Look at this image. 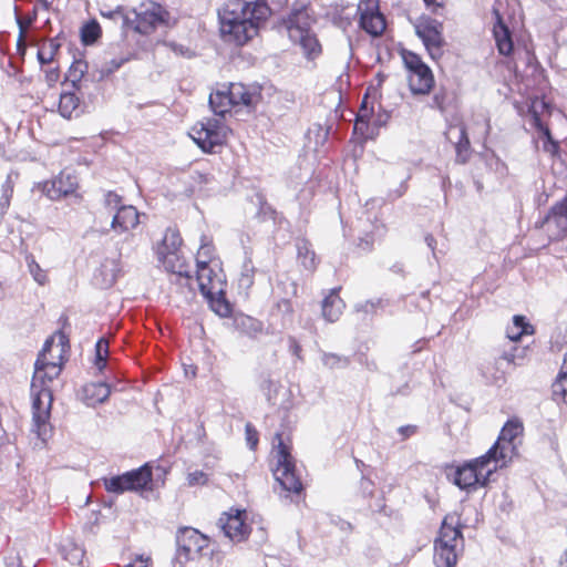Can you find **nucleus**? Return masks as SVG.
Here are the masks:
<instances>
[{
    "label": "nucleus",
    "instance_id": "f257e3e1",
    "mask_svg": "<svg viewBox=\"0 0 567 567\" xmlns=\"http://www.w3.org/2000/svg\"><path fill=\"white\" fill-rule=\"evenodd\" d=\"M270 14L268 6L255 0H229L219 10L220 31L226 41L244 45Z\"/></svg>",
    "mask_w": 567,
    "mask_h": 567
},
{
    "label": "nucleus",
    "instance_id": "f03ea898",
    "mask_svg": "<svg viewBox=\"0 0 567 567\" xmlns=\"http://www.w3.org/2000/svg\"><path fill=\"white\" fill-rule=\"evenodd\" d=\"M463 545L464 538L460 517L455 514L446 515L434 542V564L436 567H455Z\"/></svg>",
    "mask_w": 567,
    "mask_h": 567
},
{
    "label": "nucleus",
    "instance_id": "7ed1b4c3",
    "mask_svg": "<svg viewBox=\"0 0 567 567\" xmlns=\"http://www.w3.org/2000/svg\"><path fill=\"white\" fill-rule=\"evenodd\" d=\"M315 23L312 11L307 7L293 9L285 19V25L290 40L298 43L308 60H315L321 54V44L311 27Z\"/></svg>",
    "mask_w": 567,
    "mask_h": 567
},
{
    "label": "nucleus",
    "instance_id": "20e7f679",
    "mask_svg": "<svg viewBox=\"0 0 567 567\" xmlns=\"http://www.w3.org/2000/svg\"><path fill=\"white\" fill-rule=\"evenodd\" d=\"M275 441L277 444L272 452L276 458L274 476L285 492L298 495L302 491V483L296 471L290 441L288 437L285 440L282 433H276Z\"/></svg>",
    "mask_w": 567,
    "mask_h": 567
},
{
    "label": "nucleus",
    "instance_id": "39448f33",
    "mask_svg": "<svg viewBox=\"0 0 567 567\" xmlns=\"http://www.w3.org/2000/svg\"><path fill=\"white\" fill-rule=\"evenodd\" d=\"M259 100V94L241 83H230L228 86L212 92L209 105L216 115L224 116L231 107L245 105L254 106Z\"/></svg>",
    "mask_w": 567,
    "mask_h": 567
},
{
    "label": "nucleus",
    "instance_id": "423d86ee",
    "mask_svg": "<svg viewBox=\"0 0 567 567\" xmlns=\"http://www.w3.org/2000/svg\"><path fill=\"white\" fill-rule=\"evenodd\" d=\"M499 468H502L501 465L492 458V454L485 453L458 467L454 475V483L462 489L476 485L485 486L489 476Z\"/></svg>",
    "mask_w": 567,
    "mask_h": 567
},
{
    "label": "nucleus",
    "instance_id": "0eeeda50",
    "mask_svg": "<svg viewBox=\"0 0 567 567\" xmlns=\"http://www.w3.org/2000/svg\"><path fill=\"white\" fill-rule=\"evenodd\" d=\"M230 133V130L220 120L207 118L195 124L189 136L205 153H214L216 147L223 146Z\"/></svg>",
    "mask_w": 567,
    "mask_h": 567
},
{
    "label": "nucleus",
    "instance_id": "6e6552de",
    "mask_svg": "<svg viewBox=\"0 0 567 567\" xmlns=\"http://www.w3.org/2000/svg\"><path fill=\"white\" fill-rule=\"evenodd\" d=\"M53 339H48L34 364L32 389L50 388V383L56 379L62 370L63 347L56 355L52 354Z\"/></svg>",
    "mask_w": 567,
    "mask_h": 567
},
{
    "label": "nucleus",
    "instance_id": "1a4fd4ad",
    "mask_svg": "<svg viewBox=\"0 0 567 567\" xmlns=\"http://www.w3.org/2000/svg\"><path fill=\"white\" fill-rule=\"evenodd\" d=\"M523 423L518 419L508 420L503 426L497 441L486 452L492 454V458L501 465L507 466L516 453L515 439L523 433Z\"/></svg>",
    "mask_w": 567,
    "mask_h": 567
},
{
    "label": "nucleus",
    "instance_id": "9d476101",
    "mask_svg": "<svg viewBox=\"0 0 567 567\" xmlns=\"http://www.w3.org/2000/svg\"><path fill=\"white\" fill-rule=\"evenodd\" d=\"M132 13L134 17L131 18L127 28H132L141 34H150L158 27L166 25L169 20L168 11L159 3L153 1L141 4L140 8Z\"/></svg>",
    "mask_w": 567,
    "mask_h": 567
},
{
    "label": "nucleus",
    "instance_id": "9b49d317",
    "mask_svg": "<svg viewBox=\"0 0 567 567\" xmlns=\"http://www.w3.org/2000/svg\"><path fill=\"white\" fill-rule=\"evenodd\" d=\"M403 61L409 70V86L413 94L426 95L434 85V76L431 69L413 53L403 54Z\"/></svg>",
    "mask_w": 567,
    "mask_h": 567
},
{
    "label": "nucleus",
    "instance_id": "f8f14e48",
    "mask_svg": "<svg viewBox=\"0 0 567 567\" xmlns=\"http://www.w3.org/2000/svg\"><path fill=\"white\" fill-rule=\"evenodd\" d=\"M414 27L417 37L423 41L431 58L434 60L440 59L445 44L442 22L431 17H421L416 20Z\"/></svg>",
    "mask_w": 567,
    "mask_h": 567
},
{
    "label": "nucleus",
    "instance_id": "ddd939ff",
    "mask_svg": "<svg viewBox=\"0 0 567 567\" xmlns=\"http://www.w3.org/2000/svg\"><path fill=\"white\" fill-rule=\"evenodd\" d=\"M152 482V470L143 465L137 470L126 472L122 475L104 478L105 489L110 493L122 494L126 491H138L146 488Z\"/></svg>",
    "mask_w": 567,
    "mask_h": 567
},
{
    "label": "nucleus",
    "instance_id": "4468645a",
    "mask_svg": "<svg viewBox=\"0 0 567 567\" xmlns=\"http://www.w3.org/2000/svg\"><path fill=\"white\" fill-rule=\"evenodd\" d=\"M177 558L181 561L193 560L208 548L209 538L192 527H183L176 536Z\"/></svg>",
    "mask_w": 567,
    "mask_h": 567
},
{
    "label": "nucleus",
    "instance_id": "2eb2a0df",
    "mask_svg": "<svg viewBox=\"0 0 567 567\" xmlns=\"http://www.w3.org/2000/svg\"><path fill=\"white\" fill-rule=\"evenodd\" d=\"M196 281L203 295H216L226 289V277L220 261L197 266Z\"/></svg>",
    "mask_w": 567,
    "mask_h": 567
},
{
    "label": "nucleus",
    "instance_id": "dca6fc26",
    "mask_svg": "<svg viewBox=\"0 0 567 567\" xmlns=\"http://www.w3.org/2000/svg\"><path fill=\"white\" fill-rule=\"evenodd\" d=\"M360 27L370 35L379 37L385 30L384 16L380 12L378 0H361L358 4Z\"/></svg>",
    "mask_w": 567,
    "mask_h": 567
},
{
    "label": "nucleus",
    "instance_id": "f3484780",
    "mask_svg": "<svg viewBox=\"0 0 567 567\" xmlns=\"http://www.w3.org/2000/svg\"><path fill=\"white\" fill-rule=\"evenodd\" d=\"M33 421L41 435V430L47 425L52 404V391L50 388H31Z\"/></svg>",
    "mask_w": 567,
    "mask_h": 567
},
{
    "label": "nucleus",
    "instance_id": "a211bd4d",
    "mask_svg": "<svg viewBox=\"0 0 567 567\" xmlns=\"http://www.w3.org/2000/svg\"><path fill=\"white\" fill-rule=\"evenodd\" d=\"M157 258L165 270L175 277V279H172V281L181 286H187L190 290L193 289L192 285L194 279L190 276L189 268L179 251L171 252Z\"/></svg>",
    "mask_w": 567,
    "mask_h": 567
},
{
    "label": "nucleus",
    "instance_id": "6ab92c4d",
    "mask_svg": "<svg viewBox=\"0 0 567 567\" xmlns=\"http://www.w3.org/2000/svg\"><path fill=\"white\" fill-rule=\"evenodd\" d=\"M245 512L237 511L235 515H226L219 519L225 535L233 542L245 540L249 533V526L245 523Z\"/></svg>",
    "mask_w": 567,
    "mask_h": 567
},
{
    "label": "nucleus",
    "instance_id": "aec40b11",
    "mask_svg": "<svg viewBox=\"0 0 567 567\" xmlns=\"http://www.w3.org/2000/svg\"><path fill=\"white\" fill-rule=\"evenodd\" d=\"M493 16L495 18L493 35L497 50L499 54L507 56L513 52L514 49L512 33L508 27L504 23L499 10L496 7H493Z\"/></svg>",
    "mask_w": 567,
    "mask_h": 567
},
{
    "label": "nucleus",
    "instance_id": "412c9836",
    "mask_svg": "<svg viewBox=\"0 0 567 567\" xmlns=\"http://www.w3.org/2000/svg\"><path fill=\"white\" fill-rule=\"evenodd\" d=\"M140 224V214L134 206L123 205L117 208L112 220V229L116 233H125Z\"/></svg>",
    "mask_w": 567,
    "mask_h": 567
},
{
    "label": "nucleus",
    "instance_id": "4be33fe9",
    "mask_svg": "<svg viewBox=\"0 0 567 567\" xmlns=\"http://www.w3.org/2000/svg\"><path fill=\"white\" fill-rule=\"evenodd\" d=\"M76 188L78 178L71 173L62 172L52 181L51 188L47 192L50 198L59 199L74 193Z\"/></svg>",
    "mask_w": 567,
    "mask_h": 567
},
{
    "label": "nucleus",
    "instance_id": "5701e85b",
    "mask_svg": "<svg viewBox=\"0 0 567 567\" xmlns=\"http://www.w3.org/2000/svg\"><path fill=\"white\" fill-rule=\"evenodd\" d=\"M111 394L110 386L104 382H91L82 388V401L87 406H95L107 400Z\"/></svg>",
    "mask_w": 567,
    "mask_h": 567
},
{
    "label": "nucleus",
    "instance_id": "b1692460",
    "mask_svg": "<svg viewBox=\"0 0 567 567\" xmlns=\"http://www.w3.org/2000/svg\"><path fill=\"white\" fill-rule=\"evenodd\" d=\"M344 309V302L340 298L338 290L332 289L322 301V316L328 322L339 320Z\"/></svg>",
    "mask_w": 567,
    "mask_h": 567
},
{
    "label": "nucleus",
    "instance_id": "393cba45",
    "mask_svg": "<svg viewBox=\"0 0 567 567\" xmlns=\"http://www.w3.org/2000/svg\"><path fill=\"white\" fill-rule=\"evenodd\" d=\"M546 223H553L561 234L567 233V197L550 208Z\"/></svg>",
    "mask_w": 567,
    "mask_h": 567
},
{
    "label": "nucleus",
    "instance_id": "a878e982",
    "mask_svg": "<svg viewBox=\"0 0 567 567\" xmlns=\"http://www.w3.org/2000/svg\"><path fill=\"white\" fill-rule=\"evenodd\" d=\"M59 113L65 117L71 118L80 114V99L74 92H63L59 100Z\"/></svg>",
    "mask_w": 567,
    "mask_h": 567
},
{
    "label": "nucleus",
    "instance_id": "bb28decb",
    "mask_svg": "<svg viewBox=\"0 0 567 567\" xmlns=\"http://www.w3.org/2000/svg\"><path fill=\"white\" fill-rule=\"evenodd\" d=\"M61 44L58 39H49L43 41L37 53L40 65H45L56 62V55L60 51Z\"/></svg>",
    "mask_w": 567,
    "mask_h": 567
},
{
    "label": "nucleus",
    "instance_id": "cd10ccee",
    "mask_svg": "<svg viewBox=\"0 0 567 567\" xmlns=\"http://www.w3.org/2000/svg\"><path fill=\"white\" fill-rule=\"evenodd\" d=\"M182 238L178 231L168 228L163 237L162 243L156 249L157 257L179 251Z\"/></svg>",
    "mask_w": 567,
    "mask_h": 567
},
{
    "label": "nucleus",
    "instance_id": "c85d7f7f",
    "mask_svg": "<svg viewBox=\"0 0 567 567\" xmlns=\"http://www.w3.org/2000/svg\"><path fill=\"white\" fill-rule=\"evenodd\" d=\"M532 125L537 128L546 127L543 117L550 113L549 105L543 99H534L528 107Z\"/></svg>",
    "mask_w": 567,
    "mask_h": 567
},
{
    "label": "nucleus",
    "instance_id": "c756f323",
    "mask_svg": "<svg viewBox=\"0 0 567 567\" xmlns=\"http://www.w3.org/2000/svg\"><path fill=\"white\" fill-rule=\"evenodd\" d=\"M373 117V107L368 106V97L364 96L360 110L357 115V121L354 124V130L360 132L361 134H367L369 126L377 125V122L372 120Z\"/></svg>",
    "mask_w": 567,
    "mask_h": 567
},
{
    "label": "nucleus",
    "instance_id": "7c9ffc66",
    "mask_svg": "<svg viewBox=\"0 0 567 567\" xmlns=\"http://www.w3.org/2000/svg\"><path fill=\"white\" fill-rule=\"evenodd\" d=\"M298 260L302 267L308 271H313L317 267L316 254L310 248V244L306 240L297 243Z\"/></svg>",
    "mask_w": 567,
    "mask_h": 567
},
{
    "label": "nucleus",
    "instance_id": "2f4dec72",
    "mask_svg": "<svg viewBox=\"0 0 567 567\" xmlns=\"http://www.w3.org/2000/svg\"><path fill=\"white\" fill-rule=\"evenodd\" d=\"M208 301L212 310L223 318L231 315V306L225 297V290L216 295H203Z\"/></svg>",
    "mask_w": 567,
    "mask_h": 567
},
{
    "label": "nucleus",
    "instance_id": "473e14b6",
    "mask_svg": "<svg viewBox=\"0 0 567 567\" xmlns=\"http://www.w3.org/2000/svg\"><path fill=\"white\" fill-rule=\"evenodd\" d=\"M532 326L525 322V318L522 316H515L513 319V326L507 328V338L511 341H517L524 334L532 333Z\"/></svg>",
    "mask_w": 567,
    "mask_h": 567
},
{
    "label": "nucleus",
    "instance_id": "72a5a7b5",
    "mask_svg": "<svg viewBox=\"0 0 567 567\" xmlns=\"http://www.w3.org/2000/svg\"><path fill=\"white\" fill-rule=\"evenodd\" d=\"M213 261H219L215 257V248L206 236L202 237V245L197 251L196 264L197 266H206L213 264Z\"/></svg>",
    "mask_w": 567,
    "mask_h": 567
},
{
    "label": "nucleus",
    "instance_id": "f704fd0d",
    "mask_svg": "<svg viewBox=\"0 0 567 567\" xmlns=\"http://www.w3.org/2000/svg\"><path fill=\"white\" fill-rule=\"evenodd\" d=\"M539 133V138L543 142V151L550 155L553 158L559 155L560 148L556 141L553 140L550 130L548 126L543 128H537Z\"/></svg>",
    "mask_w": 567,
    "mask_h": 567
},
{
    "label": "nucleus",
    "instance_id": "c9c22d12",
    "mask_svg": "<svg viewBox=\"0 0 567 567\" xmlns=\"http://www.w3.org/2000/svg\"><path fill=\"white\" fill-rule=\"evenodd\" d=\"M25 262L28 266V270L34 281H37L39 285L44 286L48 282V274L44 269L41 268V266L35 261L33 255H27L25 256Z\"/></svg>",
    "mask_w": 567,
    "mask_h": 567
},
{
    "label": "nucleus",
    "instance_id": "e433bc0d",
    "mask_svg": "<svg viewBox=\"0 0 567 567\" xmlns=\"http://www.w3.org/2000/svg\"><path fill=\"white\" fill-rule=\"evenodd\" d=\"M322 363L329 369H343L350 364V359L336 353L324 352L322 355Z\"/></svg>",
    "mask_w": 567,
    "mask_h": 567
},
{
    "label": "nucleus",
    "instance_id": "4c0bfd02",
    "mask_svg": "<svg viewBox=\"0 0 567 567\" xmlns=\"http://www.w3.org/2000/svg\"><path fill=\"white\" fill-rule=\"evenodd\" d=\"M453 133H457V142L455 143V145H456L457 155L461 156L462 151L463 150L466 151L470 146V141H468V137L466 134V130L462 125L451 126L449 130V133H447L450 138Z\"/></svg>",
    "mask_w": 567,
    "mask_h": 567
},
{
    "label": "nucleus",
    "instance_id": "58836bf2",
    "mask_svg": "<svg viewBox=\"0 0 567 567\" xmlns=\"http://www.w3.org/2000/svg\"><path fill=\"white\" fill-rule=\"evenodd\" d=\"M526 353L527 348L514 346L511 351H505L501 359L514 365H520L526 357Z\"/></svg>",
    "mask_w": 567,
    "mask_h": 567
},
{
    "label": "nucleus",
    "instance_id": "ea45409f",
    "mask_svg": "<svg viewBox=\"0 0 567 567\" xmlns=\"http://www.w3.org/2000/svg\"><path fill=\"white\" fill-rule=\"evenodd\" d=\"M101 35V28L97 22L92 21L82 29V40L85 44L94 43Z\"/></svg>",
    "mask_w": 567,
    "mask_h": 567
},
{
    "label": "nucleus",
    "instance_id": "a19ab883",
    "mask_svg": "<svg viewBox=\"0 0 567 567\" xmlns=\"http://www.w3.org/2000/svg\"><path fill=\"white\" fill-rule=\"evenodd\" d=\"M41 71L44 73L45 82L52 86L60 80V66L58 62L41 65Z\"/></svg>",
    "mask_w": 567,
    "mask_h": 567
},
{
    "label": "nucleus",
    "instance_id": "79ce46f5",
    "mask_svg": "<svg viewBox=\"0 0 567 567\" xmlns=\"http://www.w3.org/2000/svg\"><path fill=\"white\" fill-rule=\"evenodd\" d=\"M255 268L251 261H246L243 266V271L239 278L240 287L246 289L250 288L254 284Z\"/></svg>",
    "mask_w": 567,
    "mask_h": 567
},
{
    "label": "nucleus",
    "instance_id": "37998d69",
    "mask_svg": "<svg viewBox=\"0 0 567 567\" xmlns=\"http://www.w3.org/2000/svg\"><path fill=\"white\" fill-rule=\"evenodd\" d=\"M553 393L560 396L567 403V371L561 372L553 384Z\"/></svg>",
    "mask_w": 567,
    "mask_h": 567
},
{
    "label": "nucleus",
    "instance_id": "c03bdc74",
    "mask_svg": "<svg viewBox=\"0 0 567 567\" xmlns=\"http://www.w3.org/2000/svg\"><path fill=\"white\" fill-rule=\"evenodd\" d=\"M96 349V365L99 369H102L105 364L106 355L109 352V342L107 340L101 338L95 346Z\"/></svg>",
    "mask_w": 567,
    "mask_h": 567
},
{
    "label": "nucleus",
    "instance_id": "a18cd8bd",
    "mask_svg": "<svg viewBox=\"0 0 567 567\" xmlns=\"http://www.w3.org/2000/svg\"><path fill=\"white\" fill-rule=\"evenodd\" d=\"M101 14L103 17L114 19V20L120 19L122 21V25L124 28H127L131 22V16L125 13L121 7H117L115 10H111V11H102Z\"/></svg>",
    "mask_w": 567,
    "mask_h": 567
},
{
    "label": "nucleus",
    "instance_id": "49530a36",
    "mask_svg": "<svg viewBox=\"0 0 567 567\" xmlns=\"http://www.w3.org/2000/svg\"><path fill=\"white\" fill-rule=\"evenodd\" d=\"M65 559L72 565H81L84 558V550L73 545L70 550L65 554Z\"/></svg>",
    "mask_w": 567,
    "mask_h": 567
},
{
    "label": "nucleus",
    "instance_id": "de8ad7c7",
    "mask_svg": "<svg viewBox=\"0 0 567 567\" xmlns=\"http://www.w3.org/2000/svg\"><path fill=\"white\" fill-rule=\"evenodd\" d=\"M246 441L251 450H255L258 444V432L251 423H247L245 426Z\"/></svg>",
    "mask_w": 567,
    "mask_h": 567
},
{
    "label": "nucleus",
    "instance_id": "09e8293b",
    "mask_svg": "<svg viewBox=\"0 0 567 567\" xmlns=\"http://www.w3.org/2000/svg\"><path fill=\"white\" fill-rule=\"evenodd\" d=\"M446 100H447L446 92L441 90L434 94V96L432 99L431 107L437 109L441 112H444L446 110Z\"/></svg>",
    "mask_w": 567,
    "mask_h": 567
},
{
    "label": "nucleus",
    "instance_id": "8fccbe9b",
    "mask_svg": "<svg viewBox=\"0 0 567 567\" xmlns=\"http://www.w3.org/2000/svg\"><path fill=\"white\" fill-rule=\"evenodd\" d=\"M187 481L192 486L204 485L207 482V475L203 471H195L188 474Z\"/></svg>",
    "mask_w": 567,
    "mask_h": 567
},
{
    "label": "nucleus",
    "instance_id": "3c124183",
    "mask_svg": "<svg viewBox=\"0 0 567 567\" xmlns=\"http://www.w3.org/2000/svg\"><path fill=\"white\" fill-rule=\"evenodd\" d=\"M122 202V198L121 196H118L116 193L114 192H109L106 195H105V205L109 207V208H112V209H117L120 204Z\"/></svg>",
    "mask_w": 567,
    "mask_h": 567
},
{
    "label": "nucleus",
    "instance_id": "603ef678",
    "mask_svg": "<svg viewBox=\"0 0 567 567\" xmlns=\"http://www.w3.org/2000/svg\"><path fill=\"white\" fill-rule=\"evenodd\" d=\"M360 491L363 496H372L374 492V483L367 477H362L360 481Z\"/></svg>",
    "mask_w": 567,
    "mask_h": 567
},
{
    "label": "nucleus",
    "instance_id": "864d4df0",
    "mask_svg": "<svg viewBox=\"0 0 567 567\" xmlns=\"http://www.w3.org/2000/svg\"><path fill=\"white\" fill-rule=\"evenodd\" d=\"M125 60H111L110 62H106L105 65L103 66L102 69V73L103 74H110V73H113L114 71L118 70L121 68V65L124 63Z\"/></svg>",
    "mask_w": 567,
    "mask_h": 567
},
{
    "label": "nucleus",
    "instance_id": "5fc2aeb1",
    "mask_svg": "<svg viewBox=\"0 0 567 567\" xmlns=\"http://www.w3.org/2000/svg\"><path fill=\"white\" fill-rule=\"evenodd\" d=\"M86 63L83 62V61H76L73 63L72 68H71V76H76V72H79V76H78V80H80L84 73L86 72Z\"/></svg>",
    "mask_w": 567,
    "mask_h": 567
},
{
    "label": "nucleus",
    "instance_id": "6e6d98bb",
    "mask_svg": "<svg viewBox=\"0 0 567 567\" xmlns=\"http://www.w3.org/2000/svg\"><path fill=\"white\" fill-rule=\"evenodd\" d=\"M288 342L290 352L297 358L301 359L302 349L297 339L295 337H289Z\"/></svg>",
    "mask_w": 567,
    "mask_h": 567
},
{
    "label": "nucleus",
    "instance_id": "4d7b16f0",
    "mask_svg": "<svg viewBox=\"0 0 567 567\" xmlns=\"http://www.w3.org/2000/svg\"><path fill=\"white\" fill-rule=\"evenodd\" d=\"M150 557H136L132 563L127 564L126 567H150Z\"/></svg>",
    "mask_w": 567,
    "mask_h": 567
},
{
    "label": "nucleus",
    "instance_id": "13d9d810",
    "mask_svg": "<svg viewBox=\"0 0 567 567\" xmlns=\"http://www.w3.org/2000/svg\"><path fill=\"white\" fill-rule=\"evenodd\" d=\"M168 47L177 55L190 56V51L187 48H184L183 45L169 43Z\"/></svg>",
    "mask_w": 567,
    "mask_h": 567
},
{
    "label": "nucleus",
    "instance_id": "bf43d9fd",
    "mask_svg": "<svg viewBox=\"0 0 567 567\" xmlns=\"http://www.w3.org/2000/svg\"><path fill=\"white\" fill-rule=\"evenodd\" d=\"M415 432H416V426L415 425H405V426H401L399 429V433L403 436V439L410 437Z\"/></svg>",
    "mask_w": 567,
    "mask_h": 567
},
{
    "label": "nucleus",
    "instance_id": "052dcab7",
    "mask_svg": "<svg viewBox=\"0 0 567 567\" xmlns=\"http://www.w3.org/2000/svg\"><path fill=\"white\" fill-rule=\"evenodd\" d=\"M425 6L430 8L433 12H436L437 9L443 8L442 0H423Z\"/></svg>",
    "mask_w": 567,
    "mask_h": 567
},
{
    "label": "nucleus",
    "instance_id": "680f3d73",
    "mask_svg": "<svg viewBox=\"0 0 567 567\" xmlns=\"http://www.w3.org/2000/svg\"><path fill=\"white\" fill-rule=\"evenodd\" d=\"M382 301L378 300L377 302L373 301H367L364 305L361 306V310L364 312L373 311L377 306H381Z\"/></svg>",
    "mask_w": 567,
    "mask_h": 567
},
{
    "label": "nucleus",
    "instance_id": "e2e57ef3",
    "mask_svg": "<svg viewBox=\"0 0 567 567\" xmlns=\"http://www.w3.org/2000/svg\"><path fill=\"white\" fill-rule=\"evenodd\" d=\"M12 194V186L10 181L8 179L6 184L3 185V196L6 198V203H9L10 196Z\"/></svg>",
    "mask_w": 567,
    "mask_h": 567
},
{
    "label": "nucleus",
    "instance_id": "0e129e2a",
    "mask_svg": "<svg viewBox=\"0 0 567 567\" xmlns=\"http://www.w3.org/2000/svg\"><path fill=\"white\" fill-rule=\"evenodd\" d=\"M425 243L429 246V248L432 249L434 258H437L436 252L434 251V246H435V243H436L435 238L432 235H427L425 237Z\"/></svg>",
    "mask_w": 567,
    "mask_h": 567
},
{
    "label": "nucleus",
    "instance_id": "69168bd1",
    "mask_svg": "<svg viewBox=\"0 0 567 567\" xmlns=\"http://www.w3.org/2000/svg\"><path fill=\"white\" fill-rule=\"evenodd\" d=\"M8 442H9L8 434L6 433V431L2 427H0V446H3Z\"/></svg>",
    "mask_w": 567,
    "mask_h": 567
},
{
    "label": "nucleus",
    "instance_id": "338daca9",
    "mask_svg": "<svg viewBox=\"0 0 567 567\" xmlns=\"http://www.w3.org/2000/svg\"><path fill=\"white\" fill-rule=\"evenodd\" d=\"M281 306H284V307H285V309H286L287 311H291V310H292V309H291V303H290V301H289V300H282V301L279 303V307H281Z\"/></svg>",
    "mask_w": 567,
    "mask_h": 567
},
{
    "label": "nucleus",
    "instance_id": "774afa93",
    "mask_svg": "<svg viewBox=\"0 0 567 567\" xmlns=\"http://www.w3.org/2000/svg\"><path fill=\"white\" fill-rule=\"evenodd\" d=\"M560 567H567V548L564 558L560 560Z\"/></svg>",
    "mask_w": 567,
    "mask_h": 567
}]
</instances>
